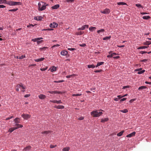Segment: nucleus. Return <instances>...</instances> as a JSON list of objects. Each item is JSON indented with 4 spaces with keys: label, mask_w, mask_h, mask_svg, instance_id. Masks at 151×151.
Segmentation results:
<instances>
[{
    "label": "nucleus",
    "mask_w": 151,
    "mask_h": 151,
    "mask_svg": "<svg viewBox=\"0 0 151 151\" xmlns=\"http://www.w3.org/2000/svg\"><path fill=\"white\" fill-rule=\"evenodd\" d=\"M22 116L24 119L27 120L31 117L30 115L28 114H23L22 115Z\"/></svg>",
    "instance_id": "39448f33"
},
{
    "label": "nucleus",
    "mask_w": 151,
    "mask_h": 151,
    "mask_svg": "<svg viewBox=\"0 0 151 151\" xmlns=\"http://www.w3.org/2000/svg\"><path fill=\"white\" fill-rule=\"evenodd\" d=\"M7 1L6 0H0V4H7Z\"/></svg>",
    "instance_id": "5701e85b"
},
{
    "label": "nucleus",
    "mask_w": 151,
    "mask_h": 151,
    "mask_svg": "<svg viewBox=\"0 0 151 151\" xmlns=\"http://www.w3.org/2000/svg\"><path fill=\"white\" fill-rule=\"evenodd\" d=\"M129 86H124L123 87V89H125V88H129Z\"/></svg>",
    "instance_id": "774afa93"
},
{
    "label": "nucleus",
    "mask_w": 151,
    "mask_h": 151,
    "mask_svg": "<svg viewBox=\"0 0 151 151\" xmlns=\"http://www.w3.org/2000/svg\"><path fill=\"white\" fill-rule=\"evenodd\" d=\"M37 24H35L34 25H33L32 24H29V25H27V27L28 28H32V27H33L35 26Z\"/></svg>",
    "instance_id": "4be33fe9"
},
{
    "label": "nucleus",
    "mask_w": 151,
    "mask_h": 151,
    "mask_svg": "<svg viewBox=\"0 0 151 151\" xmlns=\"http://www.w3.org/2000/svg\"><path fill=\"white\" fill-rule=\"evenodd\" d=\"M55 93H57V94H61L62 93V92L60 91H54Z\"/></svg>",
    "instance_id": "6e6d98bb"
},
{
    "label": "nucleus",
    "mask_w": 151,
    "mask_h": 151,
    "mask_svg": "<svg viewBox=\"0 0 151 151\" xmlns=\"http://www.w3.org/2000/svg\"><path fill=\"white\" fill-rule=\"evenodd\" d=\"M16 128H15V127L10 128L9 129L8 132L10 133L12 132L13 131L16 129Z\"/></svg>",
    "instance_id": "b1692460"
},
{
    "label": "nucleus",
    "mask_w": 151,
    "mask_h": 151,
    "mask_svg": "<svg viewBox=\"0 0 151 151\" xmlns=\"http://www.w3.org/2000/svg\"><path fill=\"white\" fill-rule=\"evenodd\" d=\"M147 53V52L146 51H141L140 52V53L141 54H143L144 53Z\"/></svg>",
    "instance_id": "13d9d810"
},
{
    "label": "nucleus",
    "mask_w": 151,
    "mask_h": 151,
    "mask_svg": "<svg viewBox=\"0 0 151 151\" xmlns=\"http://www.w3.org/2000/svg\"><path fill=\"white\" fill-rule=\"evenodd\" d=\"M136 6L140 8L143 9V6H142L140 4H135Z\"/></svg>",
    "instance_id": "c756f323"
},
{
    "label": "nucleus",
    "mask_w": 151,
    "mask_h": 151,
    "mask_svg": "<svg viewBox=\"0 0 151 151\" xmlns=\"http://www.w3.org/2000/svg\"><path fill=\"white\" fill-rule=\"evenodd\" d=\"M111 52H112L111 51H110L109 52V54L107 56V57L108 58H112L113 57V58L114 59H118L119 58V56H114L115 55H117V54L114 52L111 54Z\"/></svg>",
    "instance_id": "20e7f679"
},
{
    "label": "nucleus",
    "mask_w": 151,
    "mask_h": 151,
    "mask_svg": "<svg viewBox=\"0 0 151 151\" xmlns=\"http://www.w3.org/2000/svg\"><path fill=\"white\" fill-rule=\"evenodd\" d=\"M75 0H66L65 2L68 3L73 2Z\"/></svg>",
    "instance_id": "49530a36"
},
{
    "label": "nucleus",
    "mask_w": 151,
    "mask_h": 151,
    "mask_svg": "<svg viewBox=\"0 0 151 151\" xmlns=\"http://www.w3.org/2000/svg\"><path fill=\"white\" fill-rule=\"evenodd\" d=\"M21 4V3L20 2H15L12 1H8L7 3V4L10 6L20 5Z\"/></svg>",
    "instance_id": "7ed1b4c3"
},
{
    "label": "nucleus",
    "mask_w": 151,
    "mask_h": 151,
    "mask_svg": "<svg viewBox=\"0 0 151 151\" xmlns=\"http://www.w3.org/2000/svg\"><path fill=\"white\" fill-rule=\"evenodd\" d=\"M126 99H127V98H123V99H121L120 100V101H124Z\"/></svg>",
    "instance_id": "69168bd1"
},
{
    "label": "nucleus",
    "mask_w": 151,
    "mask_h": 151,
    "mask_svg": "<svg viewBox=\"0 0 151 151\" xmlns=\"http://www.w3.org/2000/svg\"><path fill=\"white\" fill-rule=\"evenodd\" d=\"M109 120V119L108 118H105L103 119H102L101 120V122L104 123L105 122Z\"/></svg>",
    "instance_id": "a878e982"
},
{
    "label": "nucleus",
    "mask_w": 151,
    "mask_h": 151,
    "mask_svg": "<svg viewBox=\"0 0 151 151\" xmlns=\"http://www.w3.org/2000/svg\"><path fill=\"white\" fill-rule=\"evenodd\" d=\"M60 46V45H58V44H57V45H54V46H52V47H58Z\"/></svg>",
    "instance_id": "0e129e2a"
},
{
    "label": "nucleus",
    "mask_w": 151,
    "mask_h": 151,
    "mask_svg": "<svg viewBox=\"0 0 151 151\" xmlns=\"http://www.w3.org/2000/svg\"><path fill=\"white\" fill-rule=\"evenodd\" d=\"M79 45L81 47H84L86 46V45L85 43H83L82 44H79Z\"/></svg>",
    "instance_id": "3c124183"
},
{
    "label": "nucleus",
    "mask_w": 151,
    "mask_h": 151,
    "mask_svg": "<svg viewBox=\"0 0 151 151\" xmlns=\"http://www.w3.org/2000/svg\"><path fill=\"white\" fill-rule=\"evenodd\" d=\"M148 60L147 59H145L141 60V61L142 62H146Z\"/></svg>",
    "instance_id": "bf43d9fd"
},
{
    "label": "nucleus",
    "mask_w": 151,
    "mask_h": 151,
    "mask_svg": "<svg viewBox=\"0 0 151 151\" xmlns=\"http://www.w3.org/2000/svg\"><path fill=\"white\" fill-rule=\"evenodd\" d=\"M68 53V52L65 50L62 51L60 52L61 55H66Z\"/></svg>",
    "instance_id": "dca6fc26"
},
{
    "label": "nucleus",
    "mask_w": 151,
    "mask_h": 151,
    "mask_svg": "<svg viewBox=\"0 0 151 151\" xmlns=\"http://www.w3.org/2000/svg\"><path fill=\"white\" fill-rule=\"evenodd\" d=\"M20 119L18 117H17L15 118L14 119V121L17 124L18 123H20V121H19Z\"/></svg>",
    "instance_id": "a211bd4d"
},
{
    "label": "nucleus",
    "mask_w": 151,
    "mask_h": 151,
    "mask_svg": "<svg viewBox=\"0 0 151 151\" xmlns=\"http://www.w3.org/2000/svg\"><path fill=\"white\" fill-rule=\"evenodd\" d=\"M42 39V37H39V38L33 39H32V40L33 42H37L38 40H40Z\"/></svg>",
    "instance_id": "412c9836"
},
{
    "label": "nucleus",
    "mask_w": 151,
    "mask_h": 151,
    "mask_svg": "<svg viewBox=\"0 0 151 151\" xmlns=\"http://www.w3.org/2000/svg\"><path fill=\"white\" fill-rule=\"evenodd\" d=\"M21 87L22 88V89H25V86H24L23 85V84L21 83Z\"/></svg>",
    "instance_id": "864d4df0"
},
{
    "label": "nucleus",
    "mask_w": 151,
    "mask_h": 151,
    "mask_svg": "<svg viewBox=\"0 0 151 151\" xmlns=\"http://www.w3.org/2000/svg\"><path fill=\"white\" fill-rule=\"evenodd\" d=\"M147 88V87L145 86H141V87H140L138 89L139 90H141L143 89H145Z\"/></svg>",
    "instance_id": "37998d69"
},
{
    "label": "nucleus",
    "mask_w": 151,
    "mask_h": 151,
    "mask_svg": "<svg viewBox=\"0 0 151 151\" xmlns=\"http://www.w3.org/2000/svg\"><path fill=\"white\" fill-rule=\"evenodd\" d=\"M64 81L63 80H60L59 81H54L55 83H61L63 82Z\"/></svg>",
    "instance_id": "8fccbe9b"
},
{
    "label": "nucleus",
    "mask_w": 151,
    "mask_h": 151,
    "mask_svg": "<svg viewBox=\"0 0 151 151\" xmlns=\"http://www.w3.org/2000/svg\"><path fill=\"white\" fill-rule=\"evenodd\" d=\"M124 132V131H122L120 132H119V133H118L117 134V135L119 137L121 136L122 135Z\"/></svg>",
    "instance_id": "473e14b6"
},
{
    "label": "nucleus",
    "mask_w": 151,
    "mask_h": 151,
    "mask_svg": "<svg viewBox=\"0 0 151 151\" xmlns=\"http://www.w3.org/2000/svg\"><path fill=\"white\" fill-rule=\"evenodd\" d=\"M48 5L47 4L41 1L39 2L38 4V10L39 11H42L46 9V6Z\"/></svg>",
    "instance_id": "f03ea898"
},
{
    "label": "nucleus",
    "mask_w": 151,
    "mask_h": 151,
    "mask_svg": "<svg viewBox=\"0 0 151 151\" xmlns=\"http://www.w3.org/2000/svg\"><path fill=\"white\" fill-rule=\"evenodd\" d=\"M70 150V148L69 147H67L64 148L63 149V151H68Z\"/></svg>",
    "instance_id": "2f4dec72"
},
{
    "label": "nucleus",
    "mask_w": 151,
    "mask_h": 151,
    "mask_svg": "<svg viewBox=\"0 0 151 151\" xmlns=\"http://www.w3.org/2000/svg\"><path fill=\"white\" fill-rule=\"evenodd\" d=\"M102 70H96L94 71V72L96 73L100 72Z\"/></svg>",
    "instance_id": "052dcab7"
},
{
    "label": "nucleus",
    "mask_w": 151,
    "mask_h": 151,
    "mask_svg": "<svg viewBox=\"0 0 151 151\" xmlns=\"http://www.w3.org/2000/svg\"><path fill=\"white\" fill-rule=\"evenodd\" d=\"M52 68H50V71L51 72H53L55 71L56 70V67H52Z\"/></svg>",
    "instance_id": "e433bc0d"
},
{
    "label": "nucleus",
    "mask_w": 151,
    "mask_h": 151,
    "mask_svg": "<svg viewBox=\"0 0 151 151\" xmlns=\"http://www.w3.org/2000/svg\"><path fill=\"white\" fill-rule=\"evenodd\" d=\"M58 25V24L57 23L55 22H53V23L50 24L49 26L50 27L53 28L57 27Z\"/></svg>",
    "instance_id": "423d86ee"
},
{
    "label": "nucleus",
    "mask_w": 151,
    "mask_h": 151,
    "mask_svg": "<svg viewBox=\"0 0 151 151\" xmlns=\"http://www.w3.org/2000/svg\"><path fill=\"white\" fill-rule=\"evenodd\" d=\"M84 119V117L83 116H81L78 118L79 120H83Z\"/></svg>",
    "instance_id": "680f3d73"
},
{
    "label": "nucleus",
    "mask_w": 151,
    "mask_h": 151,
    "mask_svg": "<svg viewBox=\"0 0 151 151\" xmlns=\"http://www.w3.org/2000/svg\"><path fill=\"white\" fill-rule=\"evenodd\" d=\"M6 7V6L3 5H0V8H4Z\"/></svg>",
    "instance_id": "338daca9"
},
{
    "label": "nucleus",
    "mask_w": 151,
    "mask_h": 151,
    "mask_svg": "<svg viewBox=\"0 0 151 151\" xmlns=\"http://www.w3.org/2000/svg\"><path fill=\"white\" fill-rule=\"evenodd\" d=\"M47 48H48V47H43L40 48V50L41 51L45 50L46 49H47Z\"/></svg>",
    "instance_id": "58836bf2"
},
{
    "label": "nucleus",
    "mask_w": 151,
    "mask_h": 151,
    "mask_svg": "<svg viewBox=\"0 0 151 151\" xmlns=\"http://www.w3.org/2000/svg\"><path fill=\"white\" fill-rule=\"evenodd\" d=\"M56 146H57L56 145H51L50 146V147L51 148H54L55 147H56Z\"/></svg>",
    "instance_id": "5fc2aeb1"
},
{
    "label": "nucleus",
    "mask_w": 151,
    "mask_h": 151,
    "mask_svg": "<svg viewBox=\"0 0 151 151\" xmlns=\"http://www.w3.org/2000/svg\"><path fill=\"white\" fill-rule=\"evenodd\" d=\"M75 76V74H72L71 75L69 76H66V77L67 78H72L73 76Z\"/></svg>",
    "instance_id": "a19ab883"
},
{
    "label": "nucleus",
    "mask_w": 151,
    "mask_h": 151,
    "mask_svg": "<svg viewBox=\"0 0 151 151\" xmlns=\"http://www.w3.org/2000/svg\"><path fill=\"white\" fill-rule=\"evenodd\" d=\"M111 37L110 36L108 37H106L103 38V40H107L110 39Z\"/></svg>",
    "instance_id": "ea45409f"
},
{
    "label": "nucleus",
    "mask_w": 151,
    "mask_h": 151,
    "mask_svg": "<svg viewBox=\"0 0 151 151\" xmlns=\"http://www.w3.org/2000/svg\"><path fill=\"white\" fill-rule=\"evenodd\" d=\"M135 71H138L137 72L138 74H141L145 72V70H140V69H137L135 70Z\"/></svg>",
    "instance_id": "ddd939ff"
},
{
    "label": "nucleus",
    "mask_w": 151,
    "mask_h": 151,
    "mask_svg": "<svg viewBox=\"0 0 151 151\" xmlns=\"http://www.w3.org/2000/svg\"><path fill=\"white\" fill-rule=\"evenodd\" d=\"M88 27L89 26L88 25H85L82 26L81 27L78 28V30H83L86 28H88Z\"/></svg>",
    "instance_id": "0eeeda50"
},
{
    "label": "nucleus",
    "mask_w": 151,
    "mask_h": 151,
    "mask_svg": "<svg viewBox=\"0 0 151 151\" xmlns=\"http://www.w3.org/2000/svg\"><path fill=\"white\" fill-rule=\"evenodd\" d=\"M151 44V42L150 41H147L143 43V44L145 45H149Z\"/></svg>",
    "instance_id": "393cba45"
},
{
    "label": "nucleus",
    "mask_w": 151,
    "mask_h": 151,
    "mask_svg": "<svg viewBox=\"0 0 151 151\" xmlns=\"http://www.w3.org/2000/svg\"><path fill=\"white\" fill-rule=\"evenodd\" d=\"M57 109H63L64 108V106L63 105H58L54 107Z\"/></svg>",
    "instance_id": "aec40b11"
},
{
    "label": "nucleus",
    "mask_w": 151,
    "mask_h": 151,
    "mask_svg": "<svg viewBox=\"0 0 151 151\" xmlns=\"http://www.w3.org/2000/svg\"><path fill=\"white\" fill-rule=\"evenodd\" d=\"M15 126H17V127H15V128H16V129H18L19 128H22L23 127V126L22 125L18 124H16Z\"/></svg>",
    "instance_id": "6ab92c4d"
},
{
    "label": "nucleus",
    "mask_w": 151,
    "mask_h": 151,
    "mask_svg": "<svg viewBox=\"0 0 151 151\" xmlns=\"http://www.w3.org/2000/svg\"><path fill=\"white\" fill-rule=\"evenodd\" d=\"M117 4L118 5H126L127 4L126 3H124V2H118L117 3Z\"/></svg>",
    "instance_id": "c9c22d12"
},
{
    "label": "nucleus",
    "mask_w": 151,
    "mask_h": 151,
    "mask_svg": "<svg viewBox=\"0 0 151 151\" xmlns=\"http://www.w3.org/2000/svg\"><path fill=\"white\" fill-rule=\"evenodd\" d=\"M38 97L41 99H43L46 98V96L43 94H41L38 96Z\"/></svg>",
    "instance_id": "4468645a"
},
{
    "label": "nucleus",
    "mask_w": 151,
    "mask_h": 151,
    "mask_svg": "<svg viewBox=\"0 0 151 151\" xmlns=\"http://www.w3.org/2000/svg\"><path fill=\"white\" fill-rule=\"evenodd\" d=\"M105 31V30L104 29H101L97 31V32L99 34L101 32H104Z\"/></svg>",
    "instance_id": "4c0bfd02"
},
{
    "label": "nucleus",
    "mask_w": 151,
    "mask_h": 151,
    "mask_svg": "<svg viewBox=\"0 0 151 151\" xmlns=\"http://www.w3.org/2000/svg\"><path fill=\"white\" fill-rule=\"evenodd\" d=\"M100 111H103V110H100L99 111H93L91 112V115L93 117H97L99 116L102 114V112Z\"/></svg>",
    "instance_id": "f257e3e1"
},
{
    "label": "nucleus",
    "mask_w": 151,
    "mask_h": 151,
    "mask_svg": "<svg viewBox=\"0 0 151 151\" xmlns=\"http://www.w3.org/2000/svg\"><path fill=\"white\" fill-rule=\"evenodd\" d=\"M18 9L17 8L16 9H10L9 10V12H15Z\"/></svg>",
    "instance_id": "c03bdc74"
},
{
    "label": "nucleus",
    "mask_w": 151,
    "mask_h": 151,
    "mask_svg": "<svg viewBox=\"0 0 151 151\" xmlns=\"http://www.w3.org/2000/svg\"><path fill=\"white\" fill-rule=\"evenodd\" d=\"M150 17L149 16H144L142 17V18L144 19L148 20L149 19Z\"/></svg>",
    "instance_id": "c85d7f7f"
},
{
    "label": "nucleus",
    "mask_w": 151,
    "mask_h": 151,
    "mask_svg": "<svg viewBox=\"0 0 151 151\" xmlns=\"http://www.w3.org/2000/svg\"><path fill=\"white\" fill-rule=\"evenodd\" d=\"M149 47L148 46H141L138 47L137 48V49L139 50L140 49H145L147 48V47Z\"/></svg>",
    "instance_id": "7c9ffc66"
},
{
    "label": "nucleus",
    "mask_w": 151,
    "mask_h": 151,
    "mask_svg": "<svg viewBox=\"0 0 151 151\" xmlns=\"http://www.w3.org/2000/svg\"><path fill=\"white\" fill-rule=\"evenodd\" d=\"M52 131L50 130L45 131L41 132V133L43 134H47L50 133H51Z\"/></svg>",
    "instance_id": "2eb2a0df"
},
{
    "label": "nucleus",
    "mask_w": 151,
    "mask_h": 151,
    "mask_svg": "<svg viewBox=\"0 0 151 151\" xmlns=\"http://www.w3.org/2000/svg\"><path fill=\"white\" fill-rule=\"evenodd\" d=\"M31 148V147L30 145H28L25 147L22 150V151H27L30 150Z\"/></svg>",
    "instance_id": "9b49d317"
},
{
    "label": "nucleus",
    "mask_w": 151,
    "mask_h": 151,
    "mask_svg": "<svg viewBox=\"0 0 151 151\" xmlns=\"http://www.w3.org/2000/svg\"><path fill=\"white\" fill-rule=\"evenodd\" d=\"M104 63L103 62H98L96 66H100V65H103Z\"/></svg>",
    "instance_id": "f704fd0d"
},
{
    "label": "nucleus",
    "mask_w": 151,
    "mask_h": 151,
    "mask_svg": "<svg viewBox=\"0 0 151 151\" xmlns=\"http://www.w3.org/2000/svg\"><path fill=\"white\" fill-rule=\"evenodd\" d=\"M101 12L103 14H108L110 12V10L108 9H104V11Z\"/></svg>",
    "instance_id": "6e6552de"
},
{
    "label": "nucleus",
    "mask_w": 151,
    "mask_h": 151,
    "mask_svg": "<svg viewBox=\"0 0 151 151\" xmlns=\"http://www.w3.org/2000/svg\"><path fill=\"white\" fill-rule=\"evenodd\" d=\"M47 68V67H46V68H41L40 69V70H41L42 71H44L45 70H46Z\"/></svg>",
    "instance_id": "603ef678"
},
{
    "label": "nucleus",
    "mask_w": 151,
    "mask_h": 151,
    "mask_svg": "<svg viewBox=\"0 0 151 151\" xmlns=\"http://www.w3.org/2000/svg\"><path fill=\"white\" fill-rule=\"evenodd\" d=\"M13 117H14L13 116H11V117H8V118H6V120H9V119H12V118H13Z\"/></svg>",
    "instance_id": "e2e57ef3"
},
{
    "label": "nucleus",
    "mask_w": 151,
    "mask_h": 151,
    "mask_svg": "<svg viewBox=\"0 0 151 151\" xmlns=\"http://www.w3.org/2000/svg\"><path fill=\"white\" fill-rule=\"evenodd\" d=\"M135 132H133L127 135L126 137H130L133 136H134L135 135Z\"/></svg>",
    "instance_id": "1a4fd4ad"
},
{
    "label": "nucleus",
    "mask_w": 151,
    "mask_h": 151,
    "mask_svg": "<svg viewBox=\"0 0 151 151\" xmlns=\"http://www.w3.org/2000/svg\"><path fill=\"white\" fill-rule=\"evenodd\" d=\"M82 95L81 94H73L72 95V96H81Z\"/></svg>",
    "instance_id": "de8ad7c7"
},
{
    "label": "nucleus",
    "mask_w": 151,
    "mask_h": 151,
    "mask_svg": "<svg viewBox=\"0 0 151 151\" xmlns=\"http://www.w3.org/2000/svg\"><path fill=\"white\" fill-rule=\"evenodd\" d=\"M50 102H52L53 103H57V104H61L62 103L61 101L60 100L59 101H57V100H50Z\"/></svg>",
    "instance_id": "9d476101"
},
{
    "label": "nucleus",
    "mask_w": 151,
    "mask_h": 151,
    "mask_svg": "<svg viewBox=\"0 0 151 151\" xmlns=\"http://www.w3.org/2000/svg\"><path fill=\"white\" fill-rule=\"evenodd\" d=\"M43 41L42 40H40V41L38 40L37 41V44H39L40 43H41L42 42H43Z\"/></svg>",
    "instance_id": "4d7b16f0"
},
{
    "label": "nucleus",
    "mask_w": 151,
    "mask_h": 151,
    "mask_svg": "<svg viewBox=\"0 0 151 151\" xmlns=\"http://www.w3.org/2000/svg\"><path fill=\"white\" fill-rule=\"evenodd\" d=\"M68 50L70 51H73L76 50V49L75 48H68Z\"/></svg>",
    "instance_id": "09e8293b"
},
{
    "label": "nucleus",
    "mask_w": 151,
    "mask_h": 151,
    "mask_svg": "<svg viewBox=\"0 0 151 151\" xmlns=\"http://www.w3.org/2000/svg\"><path fill=\"white\" fill-rule=\"evenodd\" d=\"M60 7V5L58 4H56L53 6H52L51 8L52 9H57L59 8Z\"/></svg>",
    "instance_id": "f3484780"
},
{
    "label": "nucleus",
    "mask_w": 151,
    "mask_h": 151,
    "mask_svg": "<svg viewBox=\"0 0 151 151\" xmlns=\"http://www.w3.org/2000/svg\"><path fill=\"white\" fill-rule=\"evenodd\" d=\"M89 29L90 31L92 32L93 30H95L96 28L95 27H91L89 28Z\"/></svg>",
    "instance_id": "cd10ccee"
},
{
    "label": "nucleus",
    "mask_w": 151,
    "mask_h": 151,
    "mask_svg": "<svg viewBox=\"0 0 151 151\" xmlns=\"http://www.w3.org/2000/svg\"><path fill=\"white\" fill-rule=\"evenodd\" d=\"M84 32L83 31H80L78 32H76V35H82L83 33H84Z\"/></svg>",
    "instance_id": "72a5a7b5"
},
{
    "label": "nucleus",
    "mask_w": 151,
    "mask_h": 151,
    "mask_svg": "<svg viewBox=\"0 0 151 151\" xmlns=\"http://www.w3.org/2000/svg\"><path fill=\"white\" fill-rule=\"evenodd\" d=\"M25 57V56L24 55H22L21 56H19V59H21L24 58Z\"/></svg>",
    "instance_id": "a18cd8bd"
},
{
    "label": "nucleus",
    "mask_w": 151,
    "mask_h": 151,
    "mask_svg": "<svg viewBox=\"0 0 151 151\" xmlns=\"http://www.w3.org/2000/svg\"><path fill=\"white\" fill-rule=\"evenodd\" d=\"M45 59L44 58H42L39 59H37L35 61L37 62H40L43 60Z\"/></svg>",
    "instance_id": "bb28decb"
},
{
    "label": "nucleus",
    "mask_w": 151,
    "mask_h": 151,
    "mask_svg": "<svg viewBox=\"0 0 151 151\" xmlns=\"http://www.w3.org/2000/svg\"><path fill=\"white\" fill-rule=\"evenodd\" d=\"M120 111L123 113H126L128 112V110L127 109H125L123 110H120Z\"/></svg>",
    "instance_id": "79ce46f5"
},
{
    "label": "nucleus",
    "mask_w": 151,
    "mask_h": 151,
    "mask_svg": "<svg viewBox=\"0 0 151 151\" xmlns=\"http://www.w3.org/2000/svg\"><path fill=\"white\" fill-rule=\"evenodd\" d=\"M43 19V17L41 16H37L34 17V19L37 20H41Z\"/></svg>",
    "instance_id": "f8f14e48"
}]
</instances>
